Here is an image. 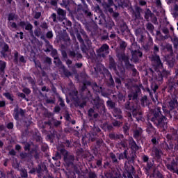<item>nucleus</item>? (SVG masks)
Returning a JSON list of instances; mask_svg holds the SVG:
<instances>
[{
    "mask_svg": "<svg viewBox=\"0 0 178 178\" xmlns=\"http://www.w3.org/2000/svg\"><path fill=\"white\" fill-rule=\"evenodd\" d=\"M127 158V150L125 149L123 153L119 154V159H124Z\"/></svg>",
    "mask_w": 178,
    "mask_h": 178,
    "instance_id": "28",
    "label": "nucleus"
},
{
    "mask_svg": "<svg viewBox=\"0 0 178 178\" xmlns=\"http://www.w3.org/2000/svg\"><path fill=\"white\" fill-rule=\"evenodd\" d=\"M54 63H56L57 66H60V65H62V62H60V60L58 58H54Z\"/></svg>",
    "mask_w": 178,
    "mask_h": 178,
    "instance_id": "38",
    "label": "nucleus"
},
{
    "mask_svg": "<svg viewBox=\"0 0 178 178\" xmlns=\"http://www.w3.org/2000/svg\"><path fill=\"white\" fill-rule=\"evenodd\" d=\"M167 169L178 175V163L173 160L170 164H167Z\"/></svg>",
    "mask_w": 178,
    "mask_h": 178,
    "instance_id": "8",
    "label": "nucleus"
},
{
    "mask_svg": "<svg viewBox=\"0 0 178 178\" xmlns=\"http://www.w3.org/2000/svg\"><path fill=\"white\" fill-rule=\"evenodd\" d=\"M111 158L113 160V162H118V159H116V156L113 154H111Z\"/></svg>",
    "mask_w": 178,
    "mask_h": 178,
    "instance_id": "45",
    "label": "nucleus"
},
{
    "mask_svg": "<svg viewBox=\"0 0 178 178\" xmlns=\"http://www.w3.org/2000/svg\"><path fill=\"white\" fill-rule=\"evenodd\" d=\"M107 106H109V108H115V104L113 103V102L108 100L106 102Z\"/></svg>",
    "mask_w": 178,
    "mask_h": 178,
    "instance_id": "37",
    "label": "nucleus"
},
{
    "mask_svg": "<svg viewBox=\"0 0 178 178\" xmlns=\"http://www.w3.org/2000/svg\"><path fill=\"white\" fill-rule=\"evenodd\" d=\"M92 89L94 91H96V92H101L102 91V87L97 86V83L93 84Z\"/></svg>",
    "mask_w": 178,
    "mask_h": 178,
    "instance_id": "25",
    "label": "nucleus"
},
{
    "mask_svg": "<svg viewBox=\"0 0 178 178\" xmlns=\"http://www.w3.org/2000/svg\"><path fill=\"white\" fill-rule=\"evenodd\" d=\"M30 147H31L30 144L26 143V144L25 145V147H24L25 151H29V150H30Z\"/></svg>",
    "mask_w": 178,
    "mask_h": 178,
    "instance_id": "53",
    "label": "nucleus"
},
{
    "mask_svg": "<svg viewBox=\"0 0 178 178\" xmlns=\"http://www.w3.org/2000/svg\"><path fill=\"white\" fill-rule=\"evenodd\" d=\"M91 102L92 105H95L94 109H95V108H97V109H99L100 106H102V108H104V103L99 99V97H96L95 99H92Z\"/></svg>",
    "mask_w": 178,
    "mask_h": 178,
    "instance_id": "12",
    "label": "nucleus"
},
{
    "mask_svg": "<svg viewBox=\"0 0 178 178\" xmlns=\"http://www.w3.org/2000/svg\"><path fill=\"white\" fill-rule=\"evenodd\" d=\"M146 90L147 91V92H149L153 102H154V104H156V101H158V97L156 95V99H154L153 96H152V93L151 92V90H149V88H146Z\"/></svg>",
    "mask_w": 178,
    "mask_h": 178,
    "instance_id": "29",
    "label": "nucleus"
},
{
    "mask_svg": "<svg viewBox=\"0 0 178 178\" xmlns=\"http://www.w3.org/2000/svg\"><path fill=\"white\" fill-rule=\"evenodd\" d=\"M19 110L17 108H15L13 113V116L15 120H19Z\"/></svg>",
    "mask_w": 178,
    "mask_h": 178,
    "instance_id": "32",
    "label": "nucleus"
},
{
    "mask_svg": "<svg viewBox=\"0 0 178 178\" xmlns=\"http://www.w3.org/2000/svg\"><path fill=\"white\" fill-rule=\"evenodd\" d=\"M129 145L132 151H137V149H138V146L137 145V143H136L133 138H131L129 139Z\"/></svg>",
    "mask_w": 178,
    "mask_h": 178,
    "instance_id": "15",
    "label": "nucleus"
},
{
    "mask_svg": "<svg viewBox=\"0 0 178 178\" xmlns=\"http://www.w3.org/2000/svg\"><path fill=\"white\" fill-rule=\"evenodd\" d=\"M61 70H63V74H65V76H66V77H69V76H72V73H70V72L65 69V66L61 65Z\"/></svg>",
    "mask_w": 178,
    "mask_h": 178,
    "instance_id": "26",
    "label": "nucleus"
},
{
    "mask_svg": "<svg viewBox=\"0 0 178 178\" xmlns=\"http://www.w3.org/2000/svg\"><path fill=\"white\" fill-rule=\"evenodd\" d=\"M140 101L142 106H147L148 105V99H147V96L143 97Z\"/></svg>",
    "mask_w": 178,
    "mask_h": 178,
    "instance_id": "22",
    "label": "nucleus"
},
{
    "mask_svg": "<svg viewBox=\"0 0 178 178\" xmlns=\"http://www.w3.org/2000/svg\"><path fill=\"white\" fill-rule=\"evenodd\" d=\"M34 17L35 19H40V17H41V13H35Z\"/></svg>",
    "mask_w": 178,
    "mask_h": 178,
    "instance_id": "49",
    "label": "nucleus"
},
{
    "mask_svg": "<svg viewBox=\"0 0 178 178\" xmlns=\"http://www.w3.org/2000/svg\"><path fill=\"white\" fill-rule=\"evenodd\" d=\"M108 6H113V0H108Z\"/></svg>",
    "mask_w": 178,
    "mask_h": 178,
    "instance_id": "64",
    "label": "nucleus"
},
{
    "mask_svg": "<svg viewBox=\"0 0 178 178\" xmlns=\"http://www.w3.org/2000/svg\"><path fill=\"white\" fill-rule=\"evenodd\" d=\"M118 98L120 101H124V96H123L122 94L118 95Z\"/></svg>",
    "mask_w": 178,
    "mask_h": 178,
    "instance_id": "57",
    "label": "nucleus"
},
{
    "mask_svg": "<svg viewBox=\"0 0 178 178\" xmlns=\"http://www.w3.org/2000/svg\"><path fill=\"white\" fill-rule=\"evenodd\" d=\"M46 102H47V104H54L55 103V100H54L52 99H47Z\"/></svg>",
    "mask_w": 178,
    "mask_h": 178,
    "instance_id": "54",
    "label": "nucleus"
},
{
    "mask_svg": "<svg viewBox=\"0 0 178 178\" xmlns=\"http://www.w3.org/2000/svg\"><path fill=\"white\" fill-rule=\"evenodd\" d=\"M13 166L15 169H19V163H13Z\"/></svg>",
    "mask_w": 178,
    "mask_h": 178,
    "instance_id": "61",
    "label": "nucleus"
},
{
    "mask_svg": "<svg viewBox=\"0 0 178 178\" xmlns=\"http://www.w3.org/2000/svg\"><path fill=\"white\" fill-rule=\"evenodd\" d=\"M120 48H122V49H124V48H126V47H127V44L125 43V42H121L120 43Z\"/></svg>",
    "mask_w": 178,
    "mask_h": 178,
    "instance_id": "39",
    "label": "nucleus"
},
{
    "mask_svg": "<svg viewBox=\"0 0 178 178\" xmlns=\"http://www.w3.org/2000/svg\"><path fill=\"white\" fill-rule=\"evenodd\" d=\"M70 56L74 58V56H76V53H74L73 51H70Z\"/></svg>",
    "mask_w": 178,
    "mask_h": 178,
    "instance_id": "62",
    "label": "nucleus"
},
{
    "mask_svg": "<svg viewBox=\"0 0 178 178\" xmlns=\"http://www.w3.org/2000/svg\"><path fill=\"white\" fill-rule=\"evenodd\" d=\"M92 115H94V108H90L88 111V115L92 117Z\"/></svg>",
    "mask_w": 178,
    "mask_h": 178,
    "instance_id": "47",
    "label": "nucleus"
},
{
    "mask_svg": "<svg viewBox=\"0 0 178 178\" xmlns=\"http://www.w3.org/2000/svg\"><path fill=\"white\" fill-rule=\"evenodd\" d=\"M146 27L149 30V31H153V30H154V25H152V24H151V23H148L146 25Z\"/></svg>",
    "mask_w": 178,
    "mask_h": 178,
    "instance_id": "35",
    "label": "nucleus"
},
{
    "mask_svg": "<svg viewBox=\"0 0 178 178\" xmlns=\"http://www.w3.org/2000/svg\"><path fill=\"white\" fill-rule=\"evenodd\" d=\"M7 128L8 129H13V123L10 122L7 124Z\"/></svg>",
    "mask_w": 178,
    "mask_h": 178,
    "instance_id": "60",
    "label": "nucleus"
},
{
    "mask_svg": "<svg viewBox=\"0 0 178 178\" xmlns=\"http://www.w3.org/2000/svg\"><path fill=\"white\" fill-rule=\"evenodd\" d=\"M133 175H134V167L130 165L129 168H126V171L124 173V177L133 178Z\"/></svg>",
    "mask_w": 178,
    "mask_h": 178,
    "instance_id": "11",
    "label": "nucleus"
},
{
    "mask_svg": "<svg viewBox=\"0 0 178 178\" xmlns=\"http://www.w3.org/2000/svg\"><path fill=\"white\" fill-rule=\"evenodd\" d=\"M152 62L153 63V69H154L155 72H159V76H161V80H162L163 77L168 76V71L163 70L162 62L161 61V58L159 56L154 55L152 58Z\"/></svg>",
    "mask_w": 178,
    "mask_h": 178,
    "instance_id": "2",
    "label": "nucleus"
},
{
    "mask_svg": "<svg viewBox=\"0 0 178 178\" xmlns=\"http://www.w3.org/2000/svg\"><path fill=\"white\" fill-rule=\"evenodd\" d=\"M130 100L133 99V101H136L137 99V97H138V95H137V92H132L128 95Z\"/></svg>",
    "mask_w": 178,
    "mask_h": 178,
    "instance_id": "24",
    "label": "nucleus"
},
{
    "mask_svg": "<svg viewBox=\"0 0 178 178\" xmlns=\"http://www.w3.org/2000/svg\"><path fill=\"white\" fill-rule=\"evenodd\" d=\"M166 60L168 66L170 67H173V65H175V60L173 56H170L169 57H168L166 58Z\"/></svg>",
    "mask_w": 178,
    "mask_h": 178,
    "instance_id": "17",
    "label": "nucleus"
},
{
    "mask_svg": "<svg viewBox=\"0 0 178 178\" xmlns=\"http://www.w3.org/2000/svg\"><path fill=\"white\" fill-rule=\"evenodd\" d=\"M23 92H24L25 94H30L31 92V91L30 90V89H29L27 88H24L23 89Z\"/></svg>",
    "mask_w": 178,
    "mask_h": 178,
    "instance_id": "46",
    "label": "nucleus"
},
{
    "mask_svg": "<svg viewBox=\"0 0 178 178\" xmlns=\"http://www.w3.org/2000/svg\"><path fill=\"white\" fill-rule=\"evenodd\" d=\"M4 97L9 99L11 102H13V95L10 94V92L3 93Z\"/></svg>",
    "mask_w": 178,
    "mask_h": 178,
    "instance_id": "27",
    "label": "nucleus"
},
{
    "mask_svg": "<svg viewBox=\"0 0 178 178\" xmlns=\"http://www.w3.org/2000/svg\"><path fill=\"white\" fill-rule=\"evenodd\" d=\"M5 105H6L5 101H0V108H3Z\"/></svg>",
    "mask_w": 178,
    "mask_h": 178,
    "instance_id": "63",
    "label": "nucleus"
},
{
    "mask_svg": "<svg viewBox=\"0 0 178 178\" xmlns=\"http://www.w3.org/2000/svg\"><path fill=\"white\" fill-rule=\"evenodd\" d=\"M5 67H6V63L0 60V74H3Z\"/></svg>",
    "mask_w": 178,
    "mask_h": 178,
    "instance_id": "20",
    "label": "nucleus"
},
{
    "mask_svg": "<svg viewBox=\"0 0 178 178\" xmlns=\"http://www.w3.org/2000/svg\"><path fill=\"white\" fill-rule=\"evenodd\" d=\"M35 62V65L36 66V67H39L40 69H41V63L40 62L38 61H34Z\"/></svg>",
    "mask_w": 178,
    "mask_h": 178,
    "instance_id": "58",
    "label": "nucleus"
},
{
    "mask_svg": "<svg viewBox=\"0 0 178 178\" xmlns=\"http://www.w3.org/2000/svg\"><path fill=\"white\" fill-rule=\"evenodd\" d=\"M46 35L47 38H52L54 37V33H52V31H49Z\"/></svg>",
    "mask_w": 178,
    "mask_h": 178,
    "instance_id": "43",
    "label": "nucleus"
},
{
    "mask_svg": "<svg viewBox=\"0 0 178 178\" xmlns=\"http://www.w3.org/2000/svg\"><path fill=\"white\" fill-rule=\"evenodd\" d=\"M132 54V62H135V63H137L138 62L140 58L143 56V53L140 51V50H135L131 51Z\"/></svg>",
    "mask_w": 178,
    "mask_h": 178,
    "instance_id": "9",
    "label": "nucleus"
},
{
    "mask_svg": "<svg viewBox=\"0 0 178 178\" xmlns=\"http://www.w3.org/2000/svg\"><path fill=\"white\" fill-rule=\"evenodd\" d=\"M59 102V105L61 106L62 108H63V106H65V102L62 100V99H60Z\"/></svg>",
    "mask_w": 178,
    "mask_h": 178,
    "instance_id": "55",
    "label": "nucleus"
},
{
    "mask_svg": "<svg viewBox=\"0 0 178 178\" xmlns=\"http://www.w3.org/2000/svg\"><path fill=\"white\" fill-rule=\"evenodd\" d=\"M19 26L23 29L25 28V30H28L29 31H31V33H33V25L29 22H19Z\"/></svg>",
    "mask_w": 178,
    "mask_h": 178,
    "instance_id": "13",
    "label": "nucleus"
},
{
    "mask_svg": "<svg viewBox=\"0 0 178 178\" xmlns=\"http://www.w3.org/2000/svg\"><path fill=\"white\" fill-rule=\"evenodd\" d=\"M17 19V15H15V14H10L8 15V20H16Z\"/></svg>",
    "mask_w": 178,
    "mask_h": 178,
    "instance_id": "33",
    "label": "nucleus"
},
{
    "mask_svg": "<svg viewBox=\"0 0 178 178\" xmlns=\"http://www.w3.org/2000/svg\"><path fill=\"white\" fill-rule=\"evenodd\" d=\"M89 177H90V178H96V177H97V175H96L95 173H94V172H90V173L89 174Z\"/></svg>",
    "mask_w": 178,
    "mask_h": 178,
    "instance_id": "56",
    "label": "nucleus"
},
{
    "mask_svg": "<svg viewBox=\"0 0 178 178\" xmlns=\"http://www.w3.org/2000/svg\"><path fill=\"white\" fill-rule=\"evenodd\" d=\"M153 116L151 118V121L157 126L163 129V131H165L168 129V120L165 116H163L162 113H161V108L156 107L152 111Z\"/></svg>",
    "mask_w": 178,
    "mask_h": 178,
    "instance_id": "1",
    "label": "nucleus"
},
{
    "mask_svg": "<svg viewBox=\"0 0 178 178\" xmlns=\"http://www.w3.org/2000/svg\"><path fill=\"white\" fill-rule=\"evenodd\" d=\"M60 151L61 155L64 156V161L66 164L71 165V163H73V161L74 160V157L73 156H68L67 155V151L65 149H58Z\"/></svg>",
    "mask_w": 178,
    "mask_h": 178,
    "instance_id": "6",
    "label": "nucleus"
},
{
    "mask_svg": "<svg viewBox=\"0 0 178 178\" xmlns=\"http://www.w3.org/2000/svg\"><path fill=\"white\" fill-rule=\"evenodd\" d=\"M81 51L83 52V54H86L88 58H90V56L88 55V50L87 49V47H86V45L83 44L81 46Z\"/></svg>",
    "mask_w": 178,
    "mask_h": 178,
    "instance_id": "30",
    "label": "nucleus"
},
{
    "mask_svg": "<svg viewBox=\"0 0 178 178\" xmlns=\"http://www.w3.org/2000/svg\"><path fill=\"white\" fill-rule=\"evenodd\" d=\"M169 106L170 109H175V108L178 107V103L177 99H172L169 102Z\"/></svg>",
    "mask_w": 178,
    "mask_h": 178,
    "instance_id": "19",
    "label": "nucleus"
},
{
    "mask_svg": "<svg viewBox=\"0 0 178 178\" xmlns=\"http://www.w3.org/2000/svg\"><path fill=\"white\" fill-rule=\"evenodd\" d=\"M163 111L166 115H169L170 113V111L166 109V106H165V105H163Z\"/></svg>",
    "mask_w": 178,
    "mask_h": 178,
    "instance_id": "40",
    "label": "nucleus"
},
{
    "mask_svg": "<svg viewBox=\"0 0 178 178\" xmlns=\"http://www.w3.org/2000/svg\"><path fill=\"white\" fill-rule=\"evenodd\" d=\"M67 94H69L73 98L78 106H80L81 108H84V106H86V104H87L88 98L85 97L79 99V97L77 96L79 92L76 90H73L72 92L68 90Z\"/></svg>",
    "mask_w": 178,
    "mask_h": 178,
    "instance_id": "4",
    "label": "nucleus"
},
{
    "mask_svg": "<svg viewBox=\"0 0 178 178\" xmlns=\"http://www.w3.org/2000/svg\"><path fill=\"white\" fill-rule=\"evenodd\" d=\"M143 133V129L141 128H138V129L135 130L134 132V137L136 140H140L141 138V134Z\"/></svg>",
    "mask_w": 178,
    "mask_h": 178,
    "instance_id": "14",
    "label": "nucleus"
},
{
    "mask_svg": "<svg viewBox=\"0 0 178 178\" xmlns=\"http://www.w3.org/2000/svg\"><path fill=\"white\" fill-rule=\"evenodd\" d=\"M0 47L1 48V56H3V58H6V53L8 52V51H9V46L6 43H5V42L1 41L0 42Z\"/></svg>",
    "mask_w": 178,
    "mask_h": 178,
    "instance_id": "10",
    "label": "nucleus"
},
{
    "mask_svg": "<svg viewBox=\"0 0 178 178\" xmlns=\"http://www.w3.org/2000/svg\"><path fill=\"white\" fill-rule=\"evenodd\" d=\"M118 58H119L120 60H122L124 62L125 65L129 63V57L124 54H118Z\"/></svg>",
    "mask_w": 178,
    "mask_h": 178,
    "instance_id": "18",
    "label": "nucleus"
},
{
    "mask_svg": "<svg viewBox=\"0 0 178 178\" xmlns=\"http://www.w3.org/2000/svg\"><path fill=\"white\" fill-rule=\"evenodd\" d=\"M125 108H126L127 111H130V112L128 113L129 120H130V119H131V113L133 114V116L136 118V120L138 122L140 120H142L143 113H141L140 107L136 108V107L133 106L131 108H130V104H128L127 106H126Z\"/></svg>",
    "mask_w": 178,
    "mask_h": 178,
    "instance_id": "3",
    "label": "nucleus"
},
{
    "mask_svg": "<svg viewBox=\"0 0 178 178\" xmlns=\"http://www.w3.org/2000/svg\"><path fill=\"white\" fill-rule=\"evenodd\" d=\"M152 154L155 158L159 159V158H161V155L162 154V152L161 150L158 149L156 147H154L153 149H152Z\"/></svg>",
    "mask_w": 178,
    "mask_h": 178,
    "instance_id": "16",
    "label": "nucleus"
},
{
    "mask_svg": "<svg viewBox=\"0 0 178 178\" xmlns=\"http://www.w3.org/2000/svg\"><path fill=\"white\" fill-rule=\"evenodd\" d=\"M149 17H151V10H147L145 13V18L146 19V20H148Z\"/></svg>",
    "mask_w": 178,
    "mask_h": 178,
    "instance_id": "34",
    "label": "nucleus"
},
{
    "mask_svg": "<svg viewBox=\"0 0 178 178\" xmlns=\"http://www.w3.org/2000/svg\"><path fill=\"white\" fill-rule=\"evenodd\" d=\"M21 176L22 177H26L27 176V172L26 170L21 171Z\"/></svg>",
    "mask_w": 178,
    "mask_h": 178,
    "instance_id": "51",
    "label": "nucleus"
},
{
    "mask_svg": "<svg viewBox=\"0 0 178 178\" xmlns=\"http://www.w3.org/2000/svg\"><path fill=\"white\" fill-rule=\"evenodd\" d=\"M127 30V26L126 24L122 25V28L121 29V31L124 33Z\"/></svg>",
    "mask_w": 178,
    "mask_h": 178,
    "instance_id": "52",
    "label": "nucleus"
},
{
    "mask_svg": "<svg viewBox=\"0 0 178 178\" xmlns=\"http://www.w3.org/2000/svg\"><path fill=\"white\" fill-rule=\"evenodd\" d=\"M113 116H115V118H117L118 119H122V115H120V110L114 109Z\"/></svg>",
    "mask_w": 178,
    "mask_h": 178,
    "instance_id": "21",
    "label": "nucleus"
},
{
    "mask_svg": "<svg viewBox=\"0 0 178 178\" xmlns=\"http://www.w3.org/2000/svg\"><path fill=\"white\" fill-rule=\"evenodd\" d=\"M152 88L154 92H156V90H158V86H156V85H154V86L152 85Z\"/></svg>",
    "mask_w": 178,
    "mask_h": 178,
    "instance_id": "59",
    "label": "nucleus"
},
{
    "mask_svg": "<svg viewBox=\"0 0 178 178\" xmlns=\"http://www.w3.org/2000/svg\"><path fill=\"white\" fill-rule=\"evenodd\" d=\"M58 15H60V16H65V15H66V12H65V10H63V9H58Z\"/></svg>",
    "mask_w": 178,
    "mask_h": 178,
    "instance_id": "36",
    "label": "nucleus"
},
{
    "mask_svg": "<svg viewBox=\"0 0 178 178\" xmlns=\"http://www.w3.org/2000/svg\"><path fill=\"white\" fill-rule=\"evenodd\" d=\"M110 69L111 70H113L118 76H120L122 74H124V67H123V65H121L120 67H116V64L115 63V60L113 59L110 58Z\"/></svg>",
    "mask_w": 178,
    "mask_h": 178,
    "instance_id": "5",
    "label": "nucleus"
},
{
    "mask_svg": "<svg viewBox=\"0 0 178 178\" xmlns=\"http://www.w3.org/2000/svg\"><path fill=\"white\" fill-rule=\"evenodd\" d=\"M29 156V154L27 153H21L20 157L22 159H24V158H27Z\"/></svg>",
    "mask_w": 178,
    "mask_h": 178,
    "instance_id": "44",
    "label": "nucleus"
},
{
    "mask_svg": "<svg viewBox=\"0 0 178 178\" xmlns=\"http://www.w3.org/2000/svg\"><path fill=\"white\" fill-rule=\"evenodd\" d=\"M54 161H58V159H60V154L59 153H56V156L53 157Z\"/></svg>",
    "mask_w": 178,
    "mask_h": 178,
    "instance_id": "42",
    "label": "nucleus"
},
{
    "mask_svg": "<svg viewBox=\"0 0 178 178\" xmlns=\"http://www.w3.org/2000/svg\"><path fill=\"white\" fill-rule=\"evenodd\" d=\"M173 42H174V46L175 47H178V38H175L173 40Z\"/></svg>",
    "mask_w": 178,
    "mask_h": 178,
    "instance_id": "50",
    "label": "nucleus"
},
{
    "mask_svg": "<svg viewBox=\"0 0 178 178\" xmlns=\"http://www.w3.org/2000/svg\"><path fill=\"white\" fill-rule=\"evenodd\" d=\"M147 133L151 134V133H155V129L152 127V124H149L146 129Z\"/></svg>",
    "mask_w": 178,
    "mask_h": 178,
    "instance_id": "23",
    "label": "nucleus"
},
{
    "mask_svg": "<svg viewBox=\"0 0 178 178\" xmlns=\"http://www.w3.org/2000/svg\"><path fill=\"white\" fill-rule=\"evenodd\" d=\"M10 27H11L12 29H17V25L16 24V23L15 22H10L9 24Z\"/></svg>",
    "mask_w": 178,
    "mask_h": 178,
    "instance_id": "41",
    "label": "nucleus"
},
{
    "mask_svg": "<svg viewBox=\"0 0 178 178\" xmlns=\"http://www.w3.org/2000/svg\"><path fill=\"white\" fill-rule=\"evenodd\" d=\"M154 177L156 178H163V175L159 171H154Z\"/></svg>",
    "mask_w": 178,
    "mask_h": 178,
    "instance_id": "31",
    "label": "nucleus"
},
{
    "mask_svg": "<svg viewBox=\"0 0 178 178\" xmlns=\"http://www.w3.org/2000/svg\"><path fill=\"white\" fill-rule=\"evenodd\" d=\"M97 55L99 56H102V58H105L106 55L109 54V46L106 44H103L100 49L97 51Z\"/></svg>",
    "mask_w": 178,
    "mask_h": 178,
    "instance_id": "7",
    "label": "nucleus"
},
{
    "mask_svg": "<svg viewBox=\"0 0 178 178\" xmlns=\"http://www.w3.org/2000/svg\"><path fill=\"white\" fill-rule=\"evenodd\" d=\"M121 123L122 122H120V121H114L113 122V126L119 127V126H120Z\"/></svg>",
    "mask_w": 178,
    "mask_h": 178,
    "instance_id": "48",
    "label": "nucleus"
}]
</instances>
